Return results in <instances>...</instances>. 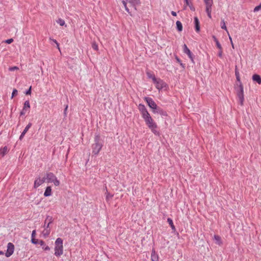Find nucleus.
I'll return each instance as SVG.
<instances>
[{
  "label": "nucleus",
  "instance_id": "nucleus-1",
  "mask_svg": "<svg viewBox=\"0 0 261 261\" xmlns=\"http://www.w3.org/2000/svg\"><path fill=\"white\" fill-rule=\"evenodd\" d=\"M138 109L148 128L154 135H159V132L156 129L157 125L151 117L145 106L140 103L138 106Z\"/></svg>",
  "mask_w": 261,
  "mask_h": 261
},
{
  "label": "nucleus",
  "instance_id": "nucleus-2",
  "mask_svg": "<svg viewBox=\"0 0 261 261\" xmlns=\"http://www.w3.org/2000/svg\"><path fill=\"white\" fill-rule=\"evenodd\" d=\"M103 146L102 142L100 140L99 135L94 137V143L92 145V153L94 155H97Z\"/></svg>",
  "mask_w": 261,
  "mask_h": 261
},
{
  "label": "nucleus",
  "instance_id": "nucleus-3",
  "mask_svg": "<svg viewBox=\"0 0 261 261\" xmlns=\"http://www.w3.org/2000/svg\"><path fill=\"white\" fill-rule=\"evenodd\" d=\"M63 240L58 238L55 242V255L59 257L63 253Z\"/></svg>",
  "mask_w": 261,
  "mask_h": 261
},
{
  "label": "nucleus",
  "instance_id": "nucleus-4",
  "mask_svg": "<svg viewBox=\"0 0 261 261\" xmlns=\"http://www.w3.org/2000/svg\"><path fill=\"white\" fill-rule=\"evenodd\" d=\"M45 179L48 183H53L56 186H59L60 184V181L57 179L56 175L52 172L46 173Z\"/></svg>",
  "mask_w": 261,
  "mask_h": 261
},
{
  "label": "nucleus",
  "instance_id": "nucleus-5",
  "mask_svg": "<svg viewBox=\"0 0 261 261\" xmlns=\"http://www.w3.org/2000/svg\"><path fill=\"white\" fill-rule=\"evenodd\" d=\"M239 90L238 91L237 96L238 97L239 101L240 102L241 105H243V102L244 100V89L243 86L242 85V83H240V84L239 85Z\"/></svg>",
  "mask_w": 261,
  "mask_h": 261
},
{
  "label": "nucleus",
  "instance_id": "nucleus-6",
  "mask_svg": "<svg viewBox=\"0 0 261 261\" xmlns=\"http://www.w3.org/2000/svg\"><path fill=\"white\" fill-rule=\"evenodd\" d=\"M144 100L146 101L148 104V106L152 109V111L157 109L158 107L154 101V100L151 97H145L144 98Z\"/></svg>",
  "mask_w": 261,
  "mask_h": 261
},
{
  "label": "nucleus",
  "instance_id": "nucleus-7",
  "mask_svg": "<svg viewBox=\"0 0 261 261\" xmlns=\"http://www.w3.org/2000/svg\"><path fill=\"white\" fill-rule=\"evenodd\" d=\"M153 83L155 84L156 88L159 90H161L167 86L166 84L160 79H156Z\"/></svg>",
  "mask_w": 261,
  "mask_h": 261
},
{
  "label": "nucleus",
  "instance_id": "nucleus-8",
  "mask_svg": "<svg viewBox=\"0 0 261 261\" xmlns=\"http://www.w3.org/2000/svg\"><path fill=\"white\" fill-rule=\"evenodd\" d=\"M14 246L12 243H9L7 245V252L5 253L6 257H10L14 252Z\"/></svg>",
  "mask_w": 261,
  "mask_h": 261
},
{
  "label": "nucleus",
  "instance_id": "nucleus-9",
  "mask_svg": "<svg viewBox=\"0 0 261 261\" xmlns=\"http://www.w3.org/2000/svg\"><path fill=\"white\" fill-rule=\"evenodd\" d=\"M45 177L41 178L40 177L37 178L34 181V187L37 188L45 181Z\"/></svg>",
  "mask_w": 261,
  "mask_h": 261
},
{
  "label": "nucleus",
  "instance_id": "nucleus-10",
  "mask_svg": "<svg viewBox=\"0 0 261 261\" xmlns=\"http://www.w3.org/2000/svg\"><path fill=\"white\" fill-rule=\"evenodd\" d=\"M30 102L29 100H27L24 103V106H23V109L20 113V115L21 116L24 115L26 113L27 111L30 109Z\"/></svg>",
  "mask_w": 261,
  "mask_h": 261
},
{
  "label": "nucleus",
  "instance_id": "nucleus-11",
  "mask_svg": "<svg viewBox=\"0 0 261 261\" xmlns=\"http://www.w3.org/2000/svg\"><path fill=\"white\" fill-rule=\"evenodd\" d=\"M183 51L185 54H187L189 58L191 60L192 62H193V54L190 51V50L188 48L186 44H184L183 45Z\"/></svg>",
  "mask_w": 261,
  "mask_h": 261
},
{
  "label": "nucleus",
  "instance_id": "nucleus-12",
  "mask_svg": "<svg viewBox=\"0 0 261 261\" xmlns=\"http://www.w3.org/2000/svg\"><path fill=\"white\" fill-rule=\"evenodd\" d=\"M53 222V218L52 217H50L49 216H47L46 217V218L45 220L44 224L43 225V227L45 228H48L49 229V226L50 223Z\"/></svg>",
  "mask_w": 261,
  "mask_h": 261
},
{
  "label": "nucleus",
  "instance_id": "nucleus-13",
  "mask_svg": "<svg viewBox=\"0 0 261 261\" xmlns=\"http://www.w3.org/2000/svg\"><path fill=\"white\" fill-rule=\"evenodd\" d=\"M127 1L135 10H137V6L140 4V0H128Z\"/></svg>",
  "mask_w": 261,
  "mask_h": 261
},
{
  "label": "nucleus",
  "instance_id": "nucleus-14",
  "mask_svg": "<svg viewBox=\"0 0 261 261\" xmlns=\"http://www.w3.org/2000/svg\"><path fill=\"white\" fill-rule=\"evenodd\" d=\"M32 126V123H29L25 127V128L24 129V130H23V132L21 133L20 137H19V140H21L24 137V135H25V134L27 133V132L28 131V130L30 129V128Z\"/></svg>",
  "mask_w": 261,
  "mask_h": 261
},
{
  "label": "nucleus",
  "instance_id": "nucleus-15",
  "mask_svg": "<svg viewBox=\"0 0 261 261\" xmlns=\"http://www.w3.org/2000/svg\"><path fill=\"white\" fill-rule=\"evenodd\" d=\"M153 113H158L163 116H167V114L166 111H164L162 109L158 107L157 109L153 111Z\"/></svg>",
  "mask_w": 261,
  "mask_h": 261
},
{
  "label": "nucleus",
  "instance_id": "nucleus-16",
  "mask_svg": "<svg viewBox=\"0 0 261 261\" xmlns=\"http://www.w3.org/2000/svg\"><path fill=\"white\" fill-rule=\"evenodd\" d=\"M151 259L152 261H159V256L155 250L153 249L151 251Z\"/></svg>",
  "mask_w": 261,
  "mask_h": 261
},
{
  "label": "nucleus",
  "instance_id": "nucleus-17",
  "mask_svg": "<svg viewBox=\"0 0 261 261\" xmlns=\"http://www.w3.org/2000/svg\"><path fill=\"white\" fill-rule=\"evenodd\" d=\"M51 194L52 191L51 187L50 186L47 187L44 193V196L45 197H48L51 196Z\"/></svg>",
  "mask_w": 261,
  "mask_h": 261
},
{
  "label": "nucleus",
  "instance_id": "nucleus-18",
  "mask_svg": "<svg viewBox=\"0 0 261 261\" xmlns=\"http://www.w3.org/2000/svg\"><path fill=\"white\" fill-rule=\"evenodd\" d=\"M194 20L195 26V30L197 32H199L200 31V25L199 20L197 17H195Z\"/></svg>",
  "mask_w": 261,
  "mask_h": 261
},
{
  "label": "nucleus",
  "instance_id": "nucleus-19",
  "mask_svg": "<svg viewBox=\"0 0 261 261\" xmlns=\"http://www.w3.org/2000/svg\"><path fill=\"white\" fill-rule=\"evenodd\" d=\"M39 244L40 246L42 247V249L45 251H49L50 250V248L47 245H46L44 242L42 240H40L39 242Z\"/></svg>",
  "mask_w": 261,
  "mask_h": 261
},
{
  "label": "nucleus",
  "instance_id": "nucleus-20",
  "mask_svg": "<svg viewBox=\"0 0 261 261\" xmlns=\"http://www.w3.org/2000/svg\"><path fill=\"white\" fill-rule=\"evenodd\" d=\"M252 80L256 82L258 84H261V77L258 74H254L252 76Z\"/></svg>",
  "mask_w": 261,
  "mask_h": 261
},
{
  "label": "nucleus",
  "instance_id": "nucleus-21",
  "mask_svg": "<svg viewBox=\"0 0 261 261\" xmlns=\"http://www.w3.org/2000/svg\"><path fill=\"white\" fill-rule=\"evenodd\" d=\"M205 11L207 13V16L210 18H212V15H211L212 7H206Z\"/></svg>",
  "mask_w": 261,
  "mask_h": 261
},
{
  "label": "nucleus",
  "instance_id": "nucleus-22",
  "mask_svg": "<svg viewBox=\"0 0 261 261\" xmlns=\"http://www.w3.org/2000/svg\"><path fill=\"white\" fill-rule=\"evenodd\" d=\"M8 151V148L7 146H5L4 147L1 148L0 149V155L2 156H4Z\"/></svg>",
  "mask_w": 261,
  "mask_h": 261
},
{
  "label": "nucleus",
  "instance_id": "nucleus-23",
  "mask_svg": "<svg viewBox=\"0 0 261 261\" xmlns=\"http://www.w3.org/2000/svg\"><path fill=\"white\" fill-rule=\"evenodd\" d=\"M213 39H214V41L216 43V46L217 47V48L218 49H221V45L220 44V42H219V41L218 40V39H217V38L215 36H213Z\"/></svg>",
  "mask_w": 261,
  "mask_h": 261
},
{
  "label": "nucleus",
  "instance_id": "nucleus-24",
  "mask_svg": "<svg viewBox=\"0 0 261 261\" xmlns=\"http://www.w3.org/2000/svg\"><path fill=\"white\" fill-rule=\"evenodd\" d=\"M215 240L216 241V243L218 245H221L222 244L221 239L220 237L218 235H215L214 237Z\"/></svg>",
  "mask_w": 261,
  "mask_h": 261
},
{
  "label": "nucleus",
  "instance_id": "nucleus-25",
  "mask_svg": "<svg viewBox=\"0 0 261 261\" xmlns=\"http://www.w3.org/2000/svg\"><path fill=\"white\" fill-rule=\"evenodd\" d=\"M177 29L179 32H181L182 30V25L180 21H177L176 22Z\"/></svg>",
  "mask_w": 261,
  "mask_h": 261
},
{
  "label": "nucleus",
  "instance_id": "nucleus-26",
  "mask_svg": "<svg viewBox=\"0 0 261 261\" xmlns=\"http://www.w3.org/2000/svg\"><path fill=\"white\" fill-rule=\"evenodd\" d=\"M50 232V229L44 228V229L42 231V234L44 237H47L49 234Z\"/></svg>",
  "mask_w": 261,
  "mask_h": 261
},
{
  "label": "nucleus",
  "instance_id": "nucleus-27",
  "mask_svg": "<svg viewBox=\"0 0 261 261\" xmlns=\"http://www.w3.org/2000/svg\"><path fill=\"white\" fill-rule=\"evenodd\" d=\"M167 222H168L169 224L171 226L172 229L173 230H175V226L174 225L172 220L171 218H168L167 219Z\"/></svg>",
  "mask_w": 261,
  "mask_h": 261
},
{
  "label": "nucleus",
  "instance_id": "nucleus-28",
  "mask_svg": "<svg viewBox=\"0 0 261 261\" xmlns=\"http://www.w3.org/2000/svg\"><path fill=\"white\" fill-rule=\"evenodd\" d=\"M235 75L237 79V80L238 82H239V84H240L241 80H240V73L239 71L237 70V67L235 69Z\"/></svg>",
  "mask_w": 261,
  "mask_h": 261
},
{
  "label": "nucleus",
  "instance_id": "nucleus-29",
  "mask_svg": "<svg viewBox=\"0 0 261 261\" xmlns=\"http://www.w3.org/2000/svg\"><path fill=\"white\" fill-rule=\"evenodd\" d=\"M206 7H212L213 1V0H203Z\"/></svg>",
  "mask_w": 261,
  "mask_h": 261
},
{
  "label": "nucleus",
  "instance_id": "nucleus-30",
  "mask_svg": "<svg viewBox=\"0 0 261 261\" xmlns=\"http://www.w3.org/2000/svg\"><path fill=\"white\" fill-rule=\"evenodd\" d=\"M221 29H224L225 31H226L227 33L228 34V32L227 31V28H226V24H225V22L224 19L221 20Z\"/></svg>",
  "mask_w": 261,
  "mask_h": 261
},
{
  "label": "nucleus",
  "instance_id": "nucleus-31",
  "mask_svg": "<svg viewBox=\"0 0 261 261\" xmlns=\"http://www.w3.org/2000/svg\"><path fill=\"white\" fill-rule=\"evenodd\" d=\"M147 75L148 78L152 79L153 82H154L156 79L155 75L154 74L150 73V72H147Z\"/></svg>",
  "mask_w": 261,
  "mask_h": 261
},
{
  "label": "nucleus",
  "instance_id": "nucleus-32",
  "mask_svg": "<svg viewBox=\"0 0 261 261\" xmlns=\"http://www.w3.org/2000/svg\"><path fill=\"white\" fill-rule=\"evenodd\" d=\"M57 22L61 26H64V25H65V21L61 19V18H59L57 20Z\"/></svg>",
  "mask_w": 261,
  "mask_h": 261
},
{
  "label": "nucleus",
  "instance_id": "nucleus-33",
  "mask_svg": "<svg viewBox=\"0 0 261 261\" xmlns=\"http://www.w3.org/2000/svg\"><path fill=\"white\" fill-rule=\"evenodd\" d=\"M122 4H123V6H124V8H125V10H126V11L128 13H129V14H130V15H131L130 12V11H129V10L128 8V7H127V2H126V1H124V0H123V1H122Z\"/></svg>",
  "mask_w": 261,
  "mask_h": 261
},
{
  "label": "nucleus",
  "instance_id": "nucleus-34",
  "mask_svg": "<svg viewBox=\"0 0 261 261\" xmlns=\"http://www.w3.org/2000/svg\"><path fill=\"white\" fill-rule=\"evenodd\" d=\"M49 40L50 41H52L53 42V43H55L56 44L57 48L60 51V46H59V44L57 41V40H55V39H52L51 38H49Z\"/></svg>",
  "mask_w": 261,
  "mask_h": 261
},
{
  "label": "nucleus",
  "instance_id": "nucleus-35",
  "mask_svg": "<svg viewBox=\"0 0 261 261\" xmlns=\"http://www.w3.org/2000/svg\"><path fill=\"white\" fill-rule=\"evenodd\" d=\"M18 91L16 89H13L12 93V96L11 98L12 99L15 95L17 94Z\"/></svg>",
  "mask_w": 261,
  "mask_h": 261
},
{
  "label": "nucleus",
  "instance_id": "nucleus-36",
  "mask_svg": "<svg viewBox=\"0 0 261 261\" xmlns=\"http://www.w3.org/2000/svg\"><path fill=\"white\" fill-rule=\"evenodd\" d=\"M18 69H19V68L17 66L10 67L9 68V70L10 71H13L14 70H18Z\"/></svg>",
  "mask_w": 261,
  "mask_h": 261
},
{
  "label": "nucleus",
  "instance_id": "nucleus-37",
  "mask_svg": "<svg viewBox=\"0 0 261 261\" xmlns=\"http://www.w3.org/2000/svg\"><path fill=\"white\" fill-rule=\"evenodd\" d=\"M40 240H38V239H36L35 238H34V239H31V242L33 243V244H39V242Z\"/></svg>",
  "mask_w": 261,
  "mask_h": 261
},
{
  "label": "nucleus",
  "instance_id": "nucleus-38",
  "mask_svg": "<svg viewBox=\"0 0 261 261\" xmlns=\"http://www.w3.org/2000/svg\"><path fill=\"white\" fill-rule=\"evenodd\" d=\"M261 9V3L257 6H256L254 9V12H257Z\"/></svg>",
  "mask_w": 261,
  "mask_h": 261
},
{
  "label": "nucleus",
  "instance_id": "nucleus-39",
  "mask_svg": "<svg viewBox=\"0 0 261 261\" xmlns=\"http://www.w3.org/2000/svg\"><path fill=\"white\" fill-rule=\"evenodd\" d=\"M113 197V195L110 194L109 193H107L106 195V200H108L109 199L112 198Z\"/></svg>",
  "mask_w": 261,
  "mask_h": 261
},
{
  "label": "nucleus",
  "instance_id": "nucleus-40",
  "mask_svg": "<svg viewBox=\"0 0 261 261\" xmlns=\"http://www.w3.org/2000/svg\"><path fill=\"white\" fill-rule=\"evenodd\" d=\"M13 39L12 38H10V39H7V40H6L5 41V42L7 43V44H10L12 42H13Z\"/></svg>",
  "mask_w": 261,
  "mask_h": 261
},
{
  "label": "nucleus",
  "instance_id": "nucleus-41",
  "mask_svg": "<svg viewBox=\"0 0 261 261\" xmlns=\"http://www.w3.org/2000/svg\"><path fill=\"white\" fill-rule=\"evenodd\" d=\"M219 49V51L218 52V55L220 58H222V53H223L222 47H221V49Z\"/></svg>",
  "mask_w": 261,
  "mask_h": 261
},
{
  "label": "nucleus",
  "instance_id": "nucleus-42",
  "mask_svg": "<svg viewBox=\"0 0 261 261\" xmlns=\"http://www.w3.org/2000/svg\"><path fill=\"white\" fill-rule=\"evenodd\" d=\"M31 93V87H30V88L26 91L25 94L27 95H30Z\"/></svg>",
  "mask_w": 261,
  "mask_h": 261
},
{
  "label": "nucleus",
  "instance_id": "nucleus-43",
  "mask_svg": "<svg viewBox=\"0 0 261 261\" xmlns=\"http://www.w3.org/2000/svg\"><path fill=\"white\" fill-rule=\"evenodd\" d=\"M36 236V230H34L32 232L31 238L32 239L35 238Z\"/></svg>",
  "mask_w": 261,
  "mask_h": 261
},
{
  "label": "nucleus",
  "instance_id": "nucleus-44",
  "mask_svg": "<svg viewBox=\"0 0 261 261\" xmlns=\"http://www.w3.org/2000/svg\"><path fill=\"white\" fill-rule=\"evenodd\" d=\"M176 60L177 61V62H178L180 64L181 66H183V64L181 63V60L178 57H176Z\"/></svg>",
  "mask_w": 261,
  "mask_h": 261
},
{
  "label": "nucleus",
  "instance_id": "nucleus-45",
  "mask_svg": "<svg viewBox=\"0 0 261 261\" xmlns=\"http://www.w3.org/2000/svg\"><path fill=\"white\" fill-rule=\"evenodd\" d=\"M92 47L95 50L98 49V46L96 44H93Z\"/></svg>",
  "mask_w": 261,
  "mask_h": 261
},
{
  "label": "nucleus",
  "instance_id": "nucleus-46",
  "mask_svg": "<svg viewBox=\"0 0 261 261\" xmlns=\"http://www.w3.org/2000/svg\"><path fill=\"white\" fill-rule=\"evenodd\" d=\"M185 1V2L186 4V6H190V3H189V0H184Z\"/></svg>",
  "mask_w": 261,
  "mask_h": 261
},
{
  "label": "nucleus",
  "instance_id": "nucleus-47",
  "mask_svg": "<svg viewBox=\"0 0 261 261\" xmlns=\"http://www.w3.org/2000/svg\"><path fill=\"white\" fill-rule=\"evenodd\" d=\"M68 109V106L66 105L65 109H64V115H66V111H67V110Z\"/></svg>",
  "mask_w": 261,
  "mask_h": 261
},
{
  "label": "nucleus",
  "instance_id": "nucleus-48",
  "mask_svg": "<svg viewBox=\"0 0 261 261\" xmlns=\"http://www.w3.org/2000/svg\"><path fill=\"white\" fill-rule=\"evenodd\" d=\"M171 14L174 16H176V13L174 11H172L171 12Z\"/></svg>",
  "mask_w": 261,
  "mask_h": 261
},
{
  "label": "nucleus",
  "instance_id": "nucleus-49",
  "mask_svg": "<svg viewBox=\"0 0 261 261\" xmlns=\"http://www.w3.org/2000/svg\"><path fill=\"white\" fill-rule=\"evenodd\" d=\"M228 34L229 39L230 42L232 41V38H231V36L229 35V33Z\"/></svg>",
  "mask_w": 261,
  "mask_h": 261
},
{
  "label": "nucleus",
  "instance_id": "nucleus-50",
  "mask_svg": "<svg viewBox=\"0 0 261 261\" xmlns=\"http://www.w3.org/2000/svg\"><path fill=\"white\" fill-rule=\"evenodd\" d=\"M231 42V45H232V47L233 48H234V45H233V42L232 41L230 42Z\"/></svg>",
  "mask_w": 261,
  "mask_h": 261
},
{
  "label": "nucleus",
  "instance_id": "nucleus-51",
  "mask_svg": "<svg viewBox=\"0 0 261 261\" xmlns=\"http://www.w3.org/2000/svg\"><path fill=\"white\" fill-rule=\"evenodd\" d=\"M4 253L3 251H0V255H3Z\"/></svg>",
  "mask_w": 261,
  "mask_h": 261
},
{
  "label": "nucleus",
  "instance_id": "nucleus-52",
  "mask_svg": "<svg viewBox=\"0 0 261 261\" xmlns=\"http://www.w3.org/2000/svg\"><path fill=\"white\" fill-rule=\"evenodd\" d=\"M190 7V9H193V7H191L190 6H189Z\"/></svg>",
  "mask_w": 261,
  "mask_h": 261
}]
</instances>
